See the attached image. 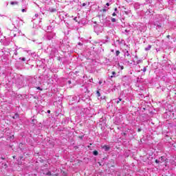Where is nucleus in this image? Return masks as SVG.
<instances>
[{"label": "nucleus", "mask_w": 176, "mask_h": 176, "mask_svg": "<svg viewBox=\"0 0 176 176\" xmlns=\"http://www.w3.org/2000/svg\"><path fill=\"white\" fill-rule=\"evenodd\" d=\"M54 36H56V33L54 32H47L45 34V37L47 41H52V39H54Z\"/></svg>", "instance_id": "1"}, {"label": "nucleus", "mask_w": 176, "mask_h": 176, "mask_svg": "<svg viewBox=\"0 0 176 176\" xmlns=\"http://www.w3.org/2000/svg\"><path fill=\"white\" fill-rule=\"evenodd\" d=\"M41 174H43V175H52V172L48 169L41 170Z\"/></svg>", "instance_id": "2"}, {"label": "nucleus", "mask_w": 176, "mask_h": 176, "mask_svg": "<svg viewBox=\"0 0 176 176\" xmlns=\"http://www.w3.org/2000/svg\"><path fill=\"white\" fill-rule=\"evenodd\" d=\"M166 159L164 158V156L160 157L158 160H155V163H163V162H165Z\"/></svg>", "instance_id": "3"}, {"label": "nucleus", "mask_w": 176, "mask_h": 176, "mask_svg": "<svg viewBox=\"0 0 176 176\" xmlns=\"http://www.w3.org/2000/svg\"><path fill=\"white\" fill-rule=\"evenodd\" d=\"M124 57H131V55H130V53L129 52V51L126 50L124 54Z\"/></svg>", "instance_id": "4"}, {"label": "nucleus", "mask_w": 176, "mask_h": 176, "mask_svg": "<svg viewBox=\"0 0 176 176\" xmlns=\"http://www.w3.org/2000/svg\"><path fill=\"white\" fill-rule=\"evenodd\" d=\"M102 149H104V151H105V152H108V151H109V146H104L102 147Z\"/></svg>", "instance_id": "5"}, {"label": "nucleus", "mask_w": 176, "mask_h": 176, "mask_svg": "<svg viewBox=\"0 0 176 176\" xmlns=\"http://www.w3.org/2000/svg\"><path fill=\"white\" fill-rule=\"evenodd\" d=\"M112 75H113V76H110L111 78H116V72H112Z\"/></svg>", "instance_id": "6"}, {"label": "nucleus", "mask_w": 176, "mask_h": 176, "mask_svg": "<svg viewBox=\"0 0 176 176\" xmlns=\"http://www.w3.org/2000/svg\"><path fill=\"white\" fill-rule=\"evenodd\" d=\"M50 12H51V13H54V12H57V10L55 8H50Z\"/></svg>", "instance_id": "7"}, {"label": "nucleus", "mask_w": 176, "mask_h": 176, "mask_svg": "<svg viewBox=\"0 0 176 176\" xmlns=\"http://www.w3.org/2000/svg\"><path fill=\"white\" fill-rule=\"evenodd\" d=\"M120 101H122V98H118V99H115V102H116V104H119L120 102Z\"/></svg>", "instance_id": "8"}, {"label": "nucleus", "mask_w": 176, "mask_h": 176, "mask_svg": "<svg viewBox=\"0 0 176 176\" xmlns=\"http://www.w3.org/2000/svg\"><path fill=\"white\" fill-rule=\"evenodd\" d=\"M151 47H152V45H148V47L145 48V50L146 51L151 50Z\"/></svg>", "instance_id": "9"}, {"label": "nucleus", "mask_w": 176, "mask_h": 176, "mask_svg": "<svg viewBox=\"0 0 176 176\" xmlns=\"http://www.w3.org/2000/svg\"><path fill=\"white\" fill-rule=\"evenodd\" d=\"M10 5H19V2H17V1H11Z\"/></svg>", "instance_id": "10"}, {"label": "nucleus", "mask_w": 176, "mask_h": 176, "mask_svg": "<svg viewBox=\"0 0 176 176\" xmlns=\"http://www.w3.org/2000/svg\"><path fill=\"white\" fill-rule=\"evenodd\" d=\"M93 155H94V156H98V151H94Z\"/></svg>", "instance_id": "11"}, {"label": "nucleus", "mask_w": 176, "mask_h": 176, "mask_svg": "<svg viewBox=\"0 0 176 176\" xmlns=\"http://www.w3.org/2000/svg\"><path fill=\"white\" fill-rule=\"evenodd\" d=\"M119 54H120V51L117 50L116 51V56L118 57V56H119Z\"/></svg>", "instance_id": "12"}, {"label": "nucleus", "mask_w": 176, "mask_h": 176, "mask_svg": "<svg viewBox=\"0 0 176 176\" xmlns=\"http://www.w3.org/2000/svg\"><path fill=\"white\" fill-rule=\"evenodd\" d=\"M17 49H15L14 50V54L15 55V56H17V54H19V53L17 52Z\"/></svg>", "instance_id": "13"}, {"label": "nucleus", "mask_w": 176, "mask_h": 176, "mask_svg": "<svg viewBox=\"0 0 176 176\" xmlns=\"http://www.w3.org/2000/svg\"><path fill=\"white\" fill-rule=\"evenodd\" d=\"M126 80H127V77L124 76L122 78V82H126Z\"/></svg>", "instance_id": "14"}, {"label": "nucleus", "mask_w": 176, "mask_h": 176, "mask_svg": "<svg viewBox=\"0 0 176 176\" xmlns=\"http://www.w3.org/2000/svg\"><path fill=\"white\" fill-rule=\"evenodd\" d=\"M111 22H112V23H116V19L112 18V19H111Z\"/></svg>", "instance_id": "15"}, {"label": "nucleus", "mask_w": 176, "mask_h": 176, "mask_svg": "<svg viewBox=\"0 0 176 176\" xmlns=\"http://www.w3.org/2000/svg\"><path fill=\"white\" fill-rule=\"evenodd\" d=\"M37 17H39V14H35L34 20H35V19H37Z\"/></svg>", "instance_id": "16"}, {"label": "nucleus", "mask_w": 176, "mask_h": 176, "mask_svg": "<svg viewBox=\"0 0 176 176\" xmlns=\"http://www.w3.org/2000/svg\"><path fill=\"white\" fill-rule=\"evenodd\" d=\"M3 168H6V167H8V164H3Z\"/></svg>", "instance_id": "17"}, {"label": "nucleus", "mask_w": 176, "mask_h": 176, "mask_svg": "<svg viewBox=\"0 0 176 176\" xmlns=\"http://www.w3.org/2000/svg\"><path fill=\"white\" fill-rule=\"evenodd\" d=\"M107 10H108V9L104 8V9H102V10H101V12H107Z\"/></svg>", "instance_id": "18"}, {"label": "nucleus", "mask_w": 176, "mask_h": 176, "mask_svg": "<svg viewBox=\"0 0 176 176\" xmlns=\"http://www.w3.org/2000/svg\"><path fill=\"white\" fill-rule=\"evenodd\" d=\"M97 96H98V97H100V96H101V94H100V91H97Z\"/></svg>", "instance_id": "19"}, {"label": "nucleus", "mask_w": 176, "mask_h": 176, "mask_svg": "<svg viewBox=\"0 0 176 176\" xmlns=\"http://www.w3.org/2000/svg\"><path fill=\"white\" fill-rule=\"evenodd\" d=\"M16 118H19V114H15V116L13 117V119H16Z\"/></svg>", "instance_id": "20"}, {"label": "nucleus", "mask_w": 176, "mask_h": 176, "mask_svg": "<svg viewBox=\"0 0 176 176\" xmlns=\"http://www.w3.org/2000/svg\"><path fill=\"white\" fill-rule=\"evenodd\" d=\"M19 60H21L22 61H25V58H20Z\"/></svg>", "instance_id": "21"}, {"label": "nucleus", "mask_w": 176, "mask_h": 176, "mask_svg": "<svg viewBox=\"0 0 176 176\" xmlns=\"http://www.w3.org/2000/svg\"><path fill=\"white\" fill-rule=\"evenodd\" d=\"M74 21L78 22V17H76H76H74Z\"/></svg>", "instance_id": "22"}, {"label": "nucleus", "mask_w": 176, "mask_h": 176, "mask_svg": "<svg viewBox=\"0 0 176 176\" xmlns=\"http://www.w3.org/2000/svg\"><path fill=\"white\" fill-rule=\"evenodd\" d=\"M125 62H126L127 64H131V63H130V61L127 60V59H125Z\"/></svg>", "instance_id": "23"}, {"label": "nucleus", "mask_w": 176, "mask_h": 176, "mask_svg": "<svg viewBox=\"0 0 176 176\" xmlns=\"http://www.w3.org/2000/svg\"><path fill=\"white\" fill-rule=\"evenodd\" d=\"M143 72H146V67H144Z\"/></svg>", "instance_id": "24"}, {"label": "nucleus", "mask_w": 176, "mask_h": 176, "mask_svg": "<svg viewBox=\"0 0 176 176\" xmlns=\"http://www.w3.org/2000/svg\"><path fill=\"white\" fill-rule=\"evenodd\" d=\"M82 7L86 6V3H83L82 4Z\"/></svg>", "instance_id": "25"}, {"label": "nucleus", "mask_w": 176, "mask_h": 176, "mask_svg": "<svg viewBox=\"0 0 176 176\" xmlns=\"http://www.w3.org/2000/svg\"><path fill=\"white\" fill-rule=\"evenodd\" d=\"M0 36H2V31L1 30V28H0Z\"/></svg>", "instance_id": "26"}, {"label": "nucleus", "mask_w": 176, "mask_h": 176, "mask_svg": "<svg viewBox=\"0 0 176 176\" xmlns=\"http://www.w3.org/2000/svg\"><path fill=\"white\" fill-rule=\"evenodd\" d=\"M112 16H116V13L113 12V13L112 14Z\"/></svg>", "instance_id": "27"}, {"label": "nucleus", "mask_w": 176, "mask_h": 176, "mask_svg": "<svg viewBox=\"0 0 176 176\" xmlns=\"http://www.w3.org/2000/svg\"><path fill=\"white\" fill-rule=\"evenodd\" d=\"M22 12L23 13H24V12H26L25 9H22Z\"/></svg>", "instance_id": "28"}, {"label": "nucleus", "mask_w": 176, "mask_h": 176, "mask_svg": "<svg viewBox=\"0 0 176 176\" xmlns=\"http://www.w3.org/2000/svg\"><path fill=\"white\" fill-rule=\"evenodd\" d=\"M119 67L121 68V69H124V67H123V66L119 65Z\"/></svg>", "instance_id": "29"}, {"label": "nucleus", "mask_w": 176, "mask_h": 176, "mask_svg": "<svg viewBox=\"0 0 176 176\" xmlns=\"http://www.w3.org/2000/svg\"><path fill=\"white\" fill-rule=\"evenodd\" d=\"M114 10H115V12H118V8H116L114 9Z\"/></svg>", "instance_id": "30"}, {"label": "nucleus", "mask_w": 176, "mask_h": 176, "mask_svg": "<svg viewBox=\"0 0 176 176\" xmlns=\"http://www.w3.org/2000/svg\"><path fill=\"white\" fill-rule=\"evenodd\" d=\"M106 6H109V3H107Z\"/></svg>", "instance_id": "31"}, {"label": "nucleus", "mask_w": 176, "mask_h": 176, "mask_svg": "<svg viewBox=\"0 0 176 176\" xmlns=\"http://www.w3.org/2000/svg\"><path fill=\"white\" fill-rule=\"evenodd\" d=\"M37 89H38V90H42V89H41V87H37Z\"/></svg>", "instance_id": "32"}, {"label": "nucleus", "mask_w": 176, "mask_h": 176, "mask_svg": "<svg viewBox=\"0 0 176 176\" xmlns=\"http://www.w3.org/2000/svg\"><path fill=\"white\" fill-rule=\"evenodd\" d=\"M138 132L141 131V129L139 128V129H138Z\"/></svg>", "instance_id": "33"}, {"label": "nucleus", "mask_w": 176, "mask_h": 176, "mask_svg": "<svg viewBox=\"0 0 176 176\" xmlns=\"http://www.w3.org/2000/svg\"><path fill=\"white\" fill-rule=\"evenodd\" d=\"M69 85H71V80L68 81Z\"/></svg>", "instance_id": "34"}, {"label": "nucleus", "mask_w": 176, "mask_h": 176, "mask_svg": "<svg viewBox=\"0 0 176 176\" xmlns=\"http://www.w3.org/2000/svg\"><path fill=\"white\" fill-rule=\"evenodd\" d=\"M47 113H50V110H47Z\"/></svg>", "instance_id": "35"}, {"label": "nucleus", "mask_w": 176, "mask_h": 176, "mask_svg": "<svg viewBox=\"0 0 176 176\" xmlns=\"http://www.w3.org/2000/svg\"><path fill=\"white\" fill-rule=\"evenodd\" d=\"M22 145H23L22 143H20V144H19V146H21Z\"/></svg>", "instance_id": "36"}, {"label": "nucleus", "mask_w": 176, "mask_h": 176, "mask_svg": "<svg viewBox=\"0 0 176 176\" xmlns=\"http://www.w3.org/2000/svg\"><path fill=\"white\" fill-rule=\"evenodd\" d=\"M101 83H102V82H101V81H99V85H101Z\"/></svg>", "instance_id": "37"}, {"label": "nucleus", "mask_w": 176, "mask_h": 176, "mask_svg": "<svg viewBox=\"0 0 176 176\" xmlns=\"http://www.w3.org/2000/svg\"><path fill=\"white\" fill-rule=\"evenodd\" d=\"M80 138L82 140L83 138V136H80Z\"/></svg>", "instance_id": "38"}, {"label": "nucleus", "mask_w": 176, "mask_h": 176, "mask_svg": "<svg viewBox=\"0 0 176 176\" xmlns=\"http://www.w3.org/2000/svg\"><path fill=\"white\" fill-rule=\"evenodd\" d=\"M166 38H170V35H168V36H166Z\"/></svg>", "instance_id": "39"}, {"label": "nucleus", "mask_w": 176, "mask_h": 176, "mask_svg": "<svg viewBox=\"0 0 176 176\" xmlns=\"http://www.w3.org/2000/svg\"><path fill=\"white\" fill-rule=\"evenodd\" d=\"M125 32H129V31H127V30H125Z\"/></svg>", "instance_id": "40"}, {"label": "nucleus", "mask_w": 176, "mask_h": 176, "mask_svg": "<svg viewBox=\"0 0 176 176\" xmlns=\"http://www.w3.org/2000/svg\"><path fill=\"white\" fill-rule=\"evenodd\" d=\"M111 52H112V53H113V52H115L113 50H111Z\"/></svg>", "instance_id": "41"}, {"label": "nucleus", "mask_w": 176, "mask_h": 176, "mask_svg": "<svg viewBox=\"0 0 176 176\" xmlns=\"http://www.w3.org/2000/svg\"><path fill=\"white\" fill-rule=\"evenodd\" d=\"M16 156H13V158L15 159Z\"/></svg>", "instance_id": "42"}, {"label": "nucleus", "mask_w": 176, "mask_h": 176, "mask_svg": "<svg viewBox=\"0 0 176 176\" xmlns=\"http://www.w3.org/2000/svg\"><path fill=\"white\" fill-rule=\"evenodd\" d=\"M138 64H140V60L138 62Z\"/></svg>", "instance_id": "43"}, {"label": "nucleus", "mask_w": 176, "mask_h": 176, "mask_svg": "<svg viewBox=\"0 0 176 176\" xmlns=\"http://www.w3.org/2000/svg\"><path fill=\"white\" fill-rule=\"evenodd\" d=\"M157 27H160V25H157Z\"/></svg>", "instance_id": "44"}, {"label": "nucleus", "mask_w": 176, "mask_h": 176, "mask_svg": "<svg viewBox=\"0 0 176 176\" xmlns=\"http://www.w3.org/2000/svg\"><path fill=\"white\" fill-rule=\"evenodd\" d=\"M14 36H16V34H14Z\"/></svg>", "instance_id": "45"}, {"label": "nucleus", "mask_w": 176, "mask_h": 176, "mask_svg": "<svg viewBox=\"0 0 176 176\" xmlns=\"http://www.w3.org/2000/svg\"><path fill=\"white\" fill-rule=\"evenodd\" d=\"M78 45H80V43H79Z\"/></svg>", "instance_id": "46"}]
</instances>
